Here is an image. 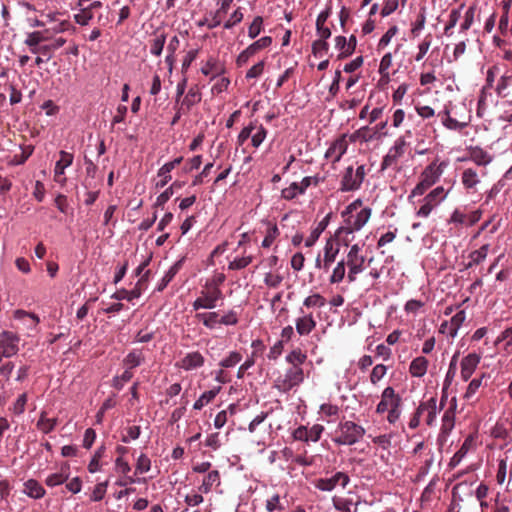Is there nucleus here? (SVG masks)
Wrapping results in <instances>:
<instances>
[{
    "label": "nucleus",
    "mask_w": 512,
    "mask_h": 512,
    "mask_svg": "<svg viewBox=\"0 0 512 512\" xmlns=\"http://www.w3.org/2000/svg\"><path fill=\"white\" fill-rule=\"evenodd\" d=\"M372 210L363 207L361 199L350 203L342 212L345 225L336 231V237L344 245L349 246L354 239V232L361 230L371 217Z\"/></svg>",
    "instance_id": "f257e3e1"
},
{
    "label": "nucleus",
    "mask_w": 512,
    "mask_h": 512,
    "mask_svg": "<svg viewBox=\"0 0 512 512\" xmlns=\"http://www.w3.org/2000/svg\"><path fill=\"white\" fill-rule=\"evenodd\" d=\"M152 256H149L144 261H142L139 266L135 270V276H139L140 279L137 281L135 287L132 290L120 289L116 291L111 298L116 300H127L132 301L133 299L139 298L142 294V291L146 288L147 283L149 281V277L151 274L150 270H145V268L149 265Z\"/></svg>",
    "instance_id": "f03ea898"
},
{
    "label": "nucleus",
    "mask_w": 512,
    "mask_h": 512,
    "mask_svg": "<svg viewBox=\"0 0 512 512\" xmlns=\"http://www.w3.org/2000/svg\"><path fill=\"white\" fill-rule=\"evenodd\" d=\"M337 433L338 435L334 438L335 443L354 445L365 435V429L353 421H345L339 424Z\"/></svg>",
    "instance_id": "7ed1b4c3"
},
{
    "label": "nucleus",
    "mask_w": 512,
    "mask_h": 512,
    "mask_svg": "<svg viewBox=\"0 0 512 512\" xmlns=\"http://www.w3.org/2000/svg\"><path fill=\"white\" fill-rule=\"evenodd\" d=\"M360 252V246L358 244H354L351 246L349 252L347 253L345 264L348 267V283L355 282L357 279V275L363 272L365 269L364 264L366 258Z\"/></svg>",
    "instance_id": "20e7f679"
},
{
    "label": "nucleus",
    "mask_w": 512,
    "mask_h": 512,
    "mask_svg": "<svg viewBox=\"0 0 512 512\" xmlns=\"http://www.w3.org/2000/svg\"><path fill=\"white\" fill-rule=\"evenodd\" d=\"M304 381V372L301 367H290L285 374L280 375L274 382V387L282 392L287 393L294 387L299 386Z\"/></svg>",
    "instance_id": "39448f33"
},
{
    "label": "nucleus",
    "mask_w": 512,
    "mask_h": 512,
    "mask_svg": "<svg viewBox=\"0 0 512 512\" xmlns=\"http://www.w3.org/2000/svg\"><path fill=\"white\" fill-rule=\"evenodd\" d=\"M365 176L366 169L364 165H359L355 170L353 166H348L344 170L340 181V190L343 192H350L360 189Z\"/></svg>",
    "instance_id": "423d86ee"
},
{
    "label": "nucleus",
    "mask_w": 512,
    "mask_h": 512,
    "mask_svg": "<svg viewBox=\"0 0 512 512\" xmlns=\"http://www.w3.org/2000/svg\"><path fill=\"white\" fill-rule=\"evenodd\" d=\"M481 218L479 210L467 211L466 209H455L450 216V225L460 226L459 236L465 235L468 227H471Z\"/></svg>",
    "instance_id": "0eeeda50"
},
{
    "label": "nucleus",
    "mask_w": 512,
    "mask_h": 512,
    "mask_svg": "<svg viewBox=\"0 0 512 512\" xmlns=\"http://www.w3.org/2000/svg\"><path fill=\"white\" fill-rule=\"evenodd\" d=\"M224 298L220 288L205 287L200 292V296L192 303L195 311L199 309H213L217 306V301Z\"/></svg>",
    "instance_id": "6e6552de"
},
{
    "label": "nucleus",
    "mask_w": 512,
    "mask_h": 512,
    "mask_svg": "<svg viewBox=\"0 0 512 512\" xmlns=\"http://www.w3.org/2000/svg\"><path fill=\"white\" fill-rule=\"evenodd\" d=\"M460 171V180L465 190L468 193L477 192V186L481 183V178L486 175V170L468 166L460 168Z\"/></svg>",
    "instance_id": "1a4fd4ad"
},
{
    "label": "nucleus",
    "mask_w": 512,
    "mask_h": 512,
    "mask_svg": "<svg viewBox=\"0 0 512 512\" xmlns=\"http://www.w3.org/2000/svg\"><path fill=\"white\" fill-rule=\"evenodd\" d=\"M320 180L317 176H307L302 179L301 182H293L290 186L284 188L281 191V196L285 200H293L298 195H302L311 186H318Z\"/></svg>",
    "instance_id": "9d476101"
},
{
    "label": "nucleus",
    "mask_w": 512,
    "mask_h": 512,
    "mask_svg": "<svg viewBox=\"0 0 512 512\" xmlns=\"http://www.w3.org/2000/svg\"><path fill=\"white\" fill-rule=\"evenodd\" d=\"M349 482V475L345 472L338 471L330 477L316 479L314 481V486L321 491L330 492L337 486L345 488Z\"/></svg>",
    "instance_id": "9b49d317"
},
{
    "label": "nucleus",
    "mask_w": 512,
    "mask_h": 512,
    "mask_svg": "<svg viewBox=\"0 0 512 512\" xmlns=\"http://www.w3.org/2000/svg\"><path fill=\"white\" fill-rule=\"evenodd\" d=\"M20 338L10 331H3L0 334V354L6 358L16 355L19 351Z\"/></svg>",
    "instance_id": "f8f14e48"
},
{
    "label": "nucleus",
    "mask_w": 512,
    "mask_h": 512,
    "mask_svg": "<svg viewBox=\"0 0 512 512\" xmlns=\"http://www.w3.org/2000/svg\"><path fill=\"white\" fill-rule=\"evenodd\" d=\"M406 142L403 138L395 141L394 145L388 150V153L383 157L381 163V171L390 167L396 166L398 160L404 155Z\"/></svg>",
    "instance_id": "ddd939ff"
},
{
    "label": "nucleus",
    "mask_w": 512,
    "mask_h": 512,
    "mask_svg": "<svg viewBox=\"0 0 512 512\" xmlns=\"http://www.w3.org/2000/svg\"><path fill=\"white\" fill-rule=\"evenodd\" d=\"M401 398L399 395L395 393V390L392 387H386L381 395V400L376 407V412L382 414L389 409L400 407Z\"/></svg>",
    "instance_id": "4468645a"
},
{
    "label": "nucleus",
    "mask_w": 512,
    "mask_h": 512,
    "mask_svg": "<svg viewBox=\"0 0 512 512\" xmlns=\"http://www.w3.org/2000/svg\"><path fill=\"white\" fill-rule=\"evenodd\" d=\"M338 253L339 248L334 247V245L328 241L324 247L323 259L320 258V255L316 258V268L323 270L325 273L329 272L331 265L336 261Z\"/></svg>",
    "instance_id": "2eb2a0df"
},
{
    "label": "nucleus",
    "mask_w": 512,
    "mask_h": 512,
    "mask_svg": "<svg viewBox=\"0 0 512 512\" xmlns=\"http://www.w3.org/2000/svg\"><path fill=\"white\" fill-rule=\"evenodd\" d=\"M468 160L475 163L474 167L478 169H485V166L492 161V158L486 151L476 147L471 148L466 156L457 159L459 162H466Z\"/></svg>",
    "instance_id": "dca6fc26"
},
{
    "label": "nucleus",
    "mask_w": 512,
    "mask_h": 512,
    "mask_svg": "<svg viewBox=\"0 0 512 512\" xmlns=\"http://www.w3.org/2000/svg\"><path fill=\"white\" fill-rule=\"evenodd\" d=\"M205 358L199 351H194L186 354L176 366L186 371L200 368L204 365Z\"/></svg>",
    "instance_id": "f3484780"
},
{
    "label": "nucleus",
    "mask_w": 512,
    "mask_h": 512,
    "mask_svg": "<svg viewBox=\"0 0 512 512\" xmlns=\"http://www.w3.org/2000/svg\"><path fill=\"white\" fill-rule=\"evenodd\" d=\"M348 148V143L346 140V135H342L337 138L331 146L327 149L325 153L326 158H333V162L340 161L341 157L346 153Z\"/></svg>",
    "instance_id": "a211bd4d"
},
{
    "label": "nucleus",
    "mask_w": 512,
    "mask_h": 512,
    "mask_svg": "<svg viewBox=\"0 0 512 512\" xmlns=\"http://www.w3.org/2000/svg\"><path fill=\"white\" fill-rule=\"evenodd\" d=\"M201 73L205 76H211V80L225 73V66L218 58L210 56L201 67Z\"/></svg>",
    "instance_id": "6ab92c4d"
},
{
    "label": "nucleus",
    "mask_w": 512,
    "mask_h": 512,
    "mask_svg": "<svg viewBox=\"0 0 512 512\" xmlns=\"http://www.w3.org/2000/svg\"><path fill=\"white\" fill-rule=\"evenodd\" d=\"M202 99L201 92L199 91L197 85L192 86L186 95L184 96L180 106V110H184V114L190 112L192 107L198 104Z\"/></svg>",
    "instance_id": "aec40b11"
},
{
    "label": "nucleus",
    "mask_w": 512,
    "mask_h": 512,
    "mask_svg": "<svg viewBox=\"0 0 512 512\" xmlns=\"http://www.w3.org/2000/svg\"><path fill=\"white\" fill-rule=\"evenodd\" d=\"M480 359L481 357L476 353H470L462 359L461 375L464 380H468L471 377L477 365L479 364Z\"/></svg>",
    "instance_id": "412c9836"
},
{
    "label": "nucleus",
    "mask_w": 512,
    "mask_h": 512,
    "mask_svg": "<svg viewBox=\"0 0 512 512\" xmlns=\"http://www.w3.org/2000/svg\"><path fill=\"white\" fill-rule=\"evenodd\" d=\"M295 326L300 336H307L315 329L316 320L312 314H306L296 319Z\"/></svg>",
    "instance_id": "4be33fe9"
},
{
    "label": "nucleus",
    "mask_w": 512,
    "mask_h": 512,
    "mask_svg": "<svg viewBox=\"0 0 512 512\" xmlns=\"http://www.w3.org/2000/svg\"><path fill=\"white\" fill-rule=\"evenodd\" d=\"M437 411V401L433 397L418 407V414L423 415L422 418L426 419L428 425H432L434 419L436 418Z\"/></svg>",
    "instance_id": "5701e85b"
},
{
    "label": "nucleus",
    "mask_w": 512,
    "mask_h": 512,
    "mask_svg": "<svg viewBox=\"0 0 512 512\" xmlns=\"http://www.w3.org/2000/svg\"><path fill=\"white\" fill-rule=\"evenodd\" d=\"M444 167H445L444 162L440 163L439 165L436 162H432L422 172L421 177H423L424 182H426L432 186L438 180L440 175L443 173Z\"/></svg>",
    "instance_id": "b1692460"
},
{
    "label": "nucleus",
    "mask_w": 512,
    "mask_h": 512,
    "mask_svg": "<svg viewBox=\"0 0 512 512\" xmlns=\"http://www.w3.org/2000/svg\"><path fill=\"white\" fill-rule=\"evenodd\" d=\"M499 73V67L496 65H493L488 68L486 73V84L484 85L481 95L479 97V105L485 104L487 100V96H491V93H489V89L492 88L494 80L496 76Z\"/></svg>",
    "instance_id": "393cba45"
},
{
    "label": "nucleus",
    "mask_w": 512,
    "mask_h": 512,
    "mask_svg": "<svg viewBox=\"0 0 512 512\" xmlns=\"http://www.w3.org/2000/svg\"><path fill=\"white\" fill-rule=\"evenodd\" d=\"M184 262H185V257H182L170 267V269L166 272V274L164 275V277L161 279L160 283L158 284L157 291L161 292L167 287V285L173 280L175 275L183 267Z\"/></svg>",
    "instance_id": "a878e982"
},
{
    "label": "nucleus",
    "mask_w": 512,
    "mask_h": 512,
    "mask_svg": "<svg viewBox=\"0 0 512 512\" xmlns=\"http://www.w3.org/2000/svg\"><path fill=\"white\" fill-rule=\"evenodd\" d=\"M214 485H220V474L218 470L209 471L203 478L202 484L198 489L201 493L207 494L211 491Z\"/></svg>",
    "instance_id": "bb28decb"
},
{
    "label": "nucleus",
    "mask_w": 512,
    "mask_h": 512,
    "mask_svg": "<svg viewBox=\"0 0 512 512\" xmlns=\"http://www.w3.org/2000/svg\"><path fill=\"white\" fill-rule=\"evenodd\" d=\"M24 493L34 499H40L45 495V489L34 479H29L24 483Z\"/></svg>",
    "instance_id": "cd10ccee"
},
{
    "label": "nucleus",
    "mask_w": 512,
    "mask_h": 512,
    "mask_svg": "<svg viewBox=\"0 0 512 512\" xmlns=\"http://www.w3.org/2000/svg\"><path fill=\"white\" fill-rule=\"evenodd\" d=\"M153 35L154 38L150 41V52L158 57L162 54L166 43V34L164 31L156 30Z\"/></svg>",
    "instance_id": "c85d7f7f"
},
{
    "label": "nucleus",
    "mask_w": 512,
    "mask_h": 512,
    "mask_svg": "<svg viewBox=\"0 0 512 512\" xmlns=\"http://www.w3.org/2000/svg\"><path fill=\"white\" fill-rule=\"evenodd\" d=\"M329 220L330 214L326 215L311 231L309 237L305 240L306 247H312L315 244L322 232L327 228Z\"/></svg>",
    "instance_id": "c756f323"
},
{
    "label": "nucleus",
    "mask_w": 512,
    "mask_h": 512,
    "mask_svg": "<svg viewBox=\"0 0 512 512\" xmlns=\"http://www.w3.org/2000/svg\"><path fill=\"white\" fill-rule=\"evenodd\" d=\"M427 368L428 360L423 356H419L412 360L409 372L413 377H422L427 372Z\"/></svg>",
    "instance_id": "7c9ffc66"
},
{
    "label": "nucleus",
    "mask_w": 512,
    "mask_h": 512,
    "mask_svg": "<svg viewBox=\"0 0 512 512\" xmlns=\"http://www.w3.org/2000/svg\"><path fill=\"white\" fill-rule=\"evenodd\" d=\"M232 3L233 0H222L220 8L215 12L211 22L208 24L210 29H213L221 24L223 18L231 8Z\"/></svg>",
    "instance_id": "2f4dec72"
},
{
    "label": "nucleus",
    "mask_w": 512,
    "mask_h": 512,
    "mask_svg": "<svg viewBox=\"0 0 512 512\" xmlns=\"http://www.w3.org/2000/svg\"><path fill=\"white\" fill-rule=\"evenodd\" d=\"M57 423V418H47V413L45 411H42L36 423V427L41 432L48 434L55 429Z\"/></svg>",
    "instance_id": "473e14b6"
},
{
    "label": "nucleus",
    "mask_w": 512,
    "mask_h": 512,
    "mask_svg": "<svg viewBox=\"0 0 512 512\" xmlns=\"http://www.w3.org/2000/svg\"><path fill=\"white\" fill-rule=\"evenodd\" d=\"M144 360V355L140 350H132L123 359V365L132 370L133 368L140 366Z\"/></svg>",
    "instance_id": "72a5a7b5"
},
{
    "label": "nucleus",
    "mask_w": 512,
    "mask_h": 512,
    "mask_svg": "<svg viewBox=\"0 0 512 512\" xmlns=\"http://www.w3.org/2000/svg\"><path fill=\"white\" fill-rule=\"evenodd\" d=\"M68 469L69 465H65L61 468L60 472L49 475L45 480L46 485L49 487H55L63 484L69 477Z\"/></svg>",
    "instance_id": "f704fd0d"
},
{
    "label": "nucleus",
    "mask_w": 512,
    "mask_h": 512,
    "mask_svg": "<svg viewBox=\"0 0 512 512\" xmlns=\"http://www.w3.org/2000/svg\"><path fill=\"white\" fill-rule=\"evenodd\" d=\"M73 159V154L66 151H60V159L56 162L55 165V177L64 174L65 168L72 165Z\"/></svg>",
    "instance_id": "c9c22d12"
},
{
    "label": "nucleus",
    "mask_w": 512,
    "mask_h": 512,
    "mask_svg": "<svg viewBox=\"0 0 512 512\" xmlns=\"http://www.w3.org/2000/svg\"><path fill=\"white\" fill-rule=\"evenodd\" d=\"M472 493V484L466 481L456 484L452 489L454 500H463L464 497L471 496Z\"/></svg>",
    "instance_id": "e433bc0d"
},
{
    "label": "nucleus",
    "mask_w": 512,
    "mask_h": 512,
    "mask_svg": "<svg viewBox=\"0 0 512 512\" xmlns=\"http://www.w3.org/2000/svg\"><path fill=\"white\" fill-rule=\"evenodd\" d=\"M220 390H221V387L219 386V387H216L214 389L204 392L198 398V400L195 401L193 408L195 410H201L205 405L210 403L216 397V395L220 392Z\"/></svg>",
    "instance_id": "4c0bfd02"
},
{
    "label": "nucleus",
    "mask_w": 512,
    "mask_h": 512,
    "mask_svg": "<svg viewBox=\"0 0 512 512\" xmlns=\"http://www.w3.org/2000/svg\"><path fill=\"white\" fill-rule=\"evenodd\" d=\"M218 312L197 313L196 318L208 329H214L219 324Z\"/></svg>",
    "instance_id": "58836bf2"
},
{
    "label": "nucleus",
    "mask_w": 512,
    "mask_h": 512,
    "mask_svg": "<svg viewBox=\"0 0 512 512\" xmlns=\"http://www.w3.org/2000/svg\"><path fill=\"white\" fill-rule=\"evenodd\" d=\"M346 274L345 259L340 260L334 267L332 274L329 278L330 284H338L342 282Z\"/></svg>",
    "instance_id": "ea45409f"
},
{
    "label": "nucleus",
    "mask_w": 512,
    "mask_h": 512,
    "mask_svg": "<svg viewBox=\"0 0 512 512\" xmlns=\"http://www.w3.org/2000/svg\"><path fill=\"white\" fill-rule=\"evenodd\" d=\"M489 252V244L482 245L479 249L470 253L468 266L478 265L485 260Z\"/></svg>",
    "instance_id": "a19ab883"
},
{
    "label": "nucleus",
    "mask_w": 512,
    "mask_h": 512,
    "mask_svg": "<svg viewBox=\"0 0 512 512\" xmlns=\"http://www.w3.org/2000/svg\"><path fill=\"white\" fill-rule=\"evenodd\" d=\"M512 82V76L502 75L497 82L495 91L499 97L509 96L508 88Z\"/></svg>",
    "instance_id": "79ce46f5"
},
{
    "label": "nucleus",
    "mask_w": 512,
    "mask_h": 512,
    "mask_svg": "<svg viewBox=\"0 0 512 512\" xmlns=\"http://www.w3.org/2000/svg\"><path fill=\"white\" fill-rule=\"evenodd\" d=\"M374 138H375V133H372L371 129L369 127L365 126V127L358 129L357 131H355L350 136V141L355 142L357 140H361L363 142H369Z\"/></svg>",
    "instance_id": "37998d69"
},
{
    "label": "nucleus",
    "mask_w": 512,
    "mask_h": 512,
    "mask_svg": "<svg viewBox=\"0 0 512 512\" xmlns=\"http://www.w3.org/2000/svg\"><path fill=\"white\" fill-rule=\"evenodd\" d=\"M80 12L74 15V20L81 26L88 25L94 17V12L88 6L80 7Z\"/></svg>",
    "instance_id": "c03bdc74"
},
{
    "label": "nucleus",
    "mask_w": 512,
    "mask_h": 512,
    "mask_svg": "<svg viewBox=\"0 0 512 512\" xmlns=\"http://www.w3.org/2000/svg\"><path fill=\"white\" fill-rule=\"evenodd\" d=\"M105 451H106V447L104 445H101L96 450L90 463L88 464V471L90 473H95L101 469L100 460L104 456Z\"/></svg>",
    "instance_id": "a18cd8bd"
},
{
    "label": "nucleus",
    "mask_w": 512,
    "mask_h": 512,
    "mask_svg": "<svg viewBox=\"0 0 512 512\" xmlns=\"http://www.w3.org/2000/svg\"><path fill=\"white\" fill-rule=\"evenodd\" d=\"M306 359V354H304L300 349H295L286 356V361L291 364V367H301Z\"/></svg>",
    "instance_id": "49530a36"
},
{
    "label": "nucleus",
    "mask_w": 512,
    "mask_h": 512,
    "mask_svg": "<svg viewBox=\"0 0 512 512\" xmlns=\"http://www.w3.org/2000/svg\"><path fill=\"white\" fill-rule=\"evenodd\" d=\"M280 235V231L276 224H270L267 228L266 235L262 241L263 248H269L275 239Z\"/></svg>",
    "instance_id": "de8ad7c7"
},
{
    "label": "nucleus",
    "mask_w": 512,
    "mask_h": 512,
    "mask_svg": "<svg viewBox=\"0 0 512 512\" xmlns=\"http://www.w3.org/2000/svg\"><path fill=\"white\" fill-rule=\"evenodd\" d=\"M466 314L464 310L458 311L450 320V337H454L457 333V329L465 321Z\"/></svg>",
    "instance_id": "09e8293b"
},
{
    "label": "nucleus",
    "mask_w": 512,
    "mask_h": 512,
    "mask_svg": "<svg viewBox=\"0 0 512 512\" xmlns=\"http://www.w3.org/2000/svg\"><path fill=\"white\" fill-rule=\"evenodd\" d=\"M446 197V192L443 187H437L431 191L424 200H427L433 207L437 206Z\"/></svg>",
    "instance_id": "8fccbe9b"
},
{
    "label": "nucleus",
    "mask_w": 512,
    "mask_h": 512,
    "mask_svg": "<svg viewBox=\"0 0 512 512\" xmlns=\"http://www.w3.org/2000/svg\"><path fill=\"white\" fill-rule=\"evenodd\" d=\"M242 360L241 353L237 351H232L229 353L227 357L222 359L219 365L223 368H231L237 365Z\"/></svg>",
    "instance_id": "3c124183"
},
{
    "label": "nucleus",
    "mask_w": 512,
    "mask_h": 512,
    "mask_svg": "<svg viewBox=\"0 0 512 512\" xmlns=\"http://www.w3.org/2000/svg\"><path fill=\"white\" fill-rule=\"evenodd\" d=\"M329 50V44L323 39H317L312 43V53L315 57H322Z\"/></svg>",
    "instance_id": "603ef678"
},
{
    "label": "nucleus",
    "mask_w": 512,
    "mask_h": 512,
    "mask_svg": "<svg viewBox=\"0 0 512 512\" xmlns=\"http://www.w3.org/2000/svg\"><path fill=\"white\" fill-rule=\"evenodd\" d=\"M151 461L146 454H141L136 463L135 474H143L150 470Z\"/></svg>",
    "instance_id": "864d4df0"
},
{
    "label": "nucleus",
    "mask_w": 512,
    "mask_h": 512,
    "mask_svg": "<svg viewBox=\"0 0 512 512\" xmlns=\"http://www.w3.org/2000/svg\"><path fill=\"white\" fill-rule=\"evenodd\" d=\"M326 303V300L320 294H313L305 298L303 301V305L307 308L312 307H323Z\"/></svg>",
    "instance_id": "5fc2aeb1"
},
{
    "label": "nucleus",
    "mask_w": 512,
    "mask_h": 512,
    "mask_svg": "<svg viewBox=\"0 0 512 512\" xmlns=\"http://www.w3.org/2000/svg\"><path fill=\"white\" fill-rule=\"evenodd\" d=\"M28 401L26 393H22L18 396L13 406L10 408L15 415H21L25 411V407Z\"/></svg>",
    "instance_id": "6e6d98bb"
},
{
    "label": "nucleus",
    "mask_w": 512,
    "mask_h": 512,
    "mask_svg": "<svg viewBox=\"0 0 512 512\" xmlns=\"http://www.w3.org/2000/svg\"><path fill=\"white\" fill-rule=\"evenodd\" d=\"M171 169L164 164L158 171L160 180L156 183V188H163L171 180Z\"/></svg>",
    "instance_id": "4d7b16f0"
},
{
    "label": "nucleus",
    "mask_w": 512,
    "mask_h": 512,
    "mask_svg": "<svg viewBox=\"0 0 512 512\" xmlns=\"http://www.w3.org/2000/svg\"><path fill=\"white\" fill-rule=\"evenodd\" d=\"M253 260L252 256H244L241 258H235L228 265L229 270H241L246 268Z\"/></svg>",
    "instance_id": "13d9d810"
},
{
    "label": "nucleus",
    "mask_w": 512,
    "mask_h": 512,
    "mask_svg": "<svg viewBox=\"0 0 512 512\" xmlns=\"http://www.w3.org/2000/svg\"><path fill=\"white\" fill-rule=\"evenodd\" d=\"M108 484H109L108 480L96 484L94 487L93 493L91 495V500L95 501V502L101 501L106 494Z\"/></svg>",
    "instance_id": "bf43d9fd"
},
{
    "label": "nucleus",
    "mask_w": 512,
    "mask_h": 512,
    "mask_svg": "<svg viewBox=\"0 0 512 512\" xmlns=\"http://www.w3.org/2000/svg\"><path fill=\"white\" fill-rule=\"evenodd\" d=\"M262 24H263V18L261 16H257L254 18V20L252 21V23L250 24V26L248 28V36L251 39L256 38L260 34L261 29H262Z\"/></svg>",
    "instance_id": "052dcab7"
},
{
    "label": "nucleus",
    "mask_w": 512,
    "mask_h": 512,
    "mask_svg": "<svg viewBox=\"0 0 512 512\" xmlns=\"http://www.w3.org/2000/svg\"><path fill=\"white\" fill-rule=\"evenodd\" d=\"M256 128L257 132L254 135H252L251 143L253 147L258 148L265 140L268 131L261 124Z\"/></svg>",
    "instance_id": "680f3d73"
},
{
    "label": "nucleus",
    "mask_w": 512,
    "mask_h": 512,
    "mask_svg": "<svg viewBox=\"0 0 512 512\" xmlns=\"http://www.w3.org/2000/svg\"><path fill=\"white\" fill-rule=\"evenodd\" d=\"M239 317L238 313L235 310H229L227 313H225L220 319L219 324L226 325V326H234L238 323Z\"/></svg>",
    "instance_id": "e2e57ef3"
},
{
    "label": "nucleus",
    "mask_w": 512,
    "mask_h": 512,
    "mask_svg": "<svg viewBox=\"0 0 512 512\" xmlns=\"http://www.w3.org/2000/svg\"><path fill=\"white\" fill-rule=\"evenodd\" d=\"M386 372H387V367L385 365H383V364L376 365L372 369V372L370 374V381L373 384H376L385 376Z\"/></svg>",
    "instance_id": "0e129e2a"
},
{
    "label": "nucleus",
    "mask_w": 512,
    "mask_h": 512,
    "mask_svg": "<svg viewBox=\"0 0 512 512\" xmlns=\"http://www.w3.org/2000/svg\"><path fill=\"white\" fill-rule=\"evenodd\" d=\"M475 15V7L473 5L469 6L463 16V22L461 23V29L467 30L471 27Z\"/></svg>",
    "instance_id": "69168bd1"
},
{
    "label": "nucleus",
    "mask_w": 512,
    "mask_h": 512,
    "mask_svg": "<svg viewBox=\"0 0 512 512\" xmlns=\"http://www.w3.org/2000/svg\"><path fill=\"white\" fill-rule=\"evenodd\" d=\"M42 42H44L42 31L28 33L24 40V44L27 46H35V44H41Z\"/></svg>",
    "instance_id": "338daca9"
},
{
    "label": "nucleus",
    "mask_w": 512,
    "mask_h": 512,
    "mask_svg": "<svg viewBox=\"0 0 512 512\" xmlns=\"http://www.w3.org/2000/svg\"><path fill=\"white\" fill-rule=\"evenodd\" d=\"M243 20V13L241 12V8L236 9L230 16V18L224 23L225 29H231L236 24L240 23Z\"/></svg>",
    "instance_id": "774afa93"
}]
</instances>
